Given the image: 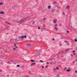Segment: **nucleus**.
Wrapping results in <instances>:
<instances>
[{
	"label": "nucleus",
	"instance_id": "1",
	"mask_svg": "<svg viewBox=\"0 0 77 77\" xmlns=\"http://www.w3.org/2000/svg\"><path fill=\"white\" fill-rule=\"evenodd\" d=\"M26 20H27V18H25L19 20L18 23H24V22H25L26 21Z\"/></svg>",
	"mask_w": 77,
	"mask_h": 77
},
{
	"label": "nucleus",
	"instance_id": "2",
	"mask_svg": "<svg viewBox=\"0 0 77 77\" xmlns=\"http://www.w3.org/2000/svg\"><path fill=\"white\" fill-rule=\"evenodd\" d=\"M57 70H59L58 67H56V68H54V71H56Z\"/></svg>",
	"mask_w": 77,
	"mask_h": 77
},
{
	"label": "nucleus",
	"instance_id": "3",
	"mask_svg": "<svg viewBox=\"0 0 77 77\" xmlns=\"http://www.w3.org/2000/svg\"><path fill=\"white\" fill-rule=\"evenodd\" d=\"M36 65V63H32L31 64L30 66H32V65Z\"/></svg>",
	"mask_w": 77,
	"mask_h": 77
},
{
	"label": "nucleus",
	"instance_id": "4",
	"mask_svg": "<svg viewBox=\"0 0 77 77\" xmlns=\"http://www.w3.org/2000/svg\"><path fill=\"white\" fill-rule=\"evenodd\" d=\"M70 8V6L69 5H67L66 6V9H69Z\"/></svg>",
	"mask_w": 77,
	"mask_h": 77
},
{
	"label": "nucleus",
	"instance_id": "5",
	"mask_svg": "<svg viewBox=\"0 0 77 77\" xmlns=\"http://www.w3.org/2000/svg\"><path fill=\"white\" fill-rule=\"evenodd\" d=\"M19 39H21L22 38H24V36H20L18 37Z\"/></svg>",
	"mask_w": 77,
	"mask_h": 77
},
{
	"label": "nucleus",
	"instance_id": "6",
	"mask_svg": "<svg viewBox=\"0 0 77 77\" xmlns=\"http://www.w3.org/2000/svg\"><path fill=\"white\" fill-rule=\"evenodd\" d=\"M54 23H56V22H57V20L55 19H54V20H53Z\"/></svg>",
	"mask_w": 77,
	"mask_h": 77
},
{
	"label": "nucleus",
	"instance_id": "7",
	"mask_svg": "<svg viewBox=\"0 0 77 77\" xmlns=\"http://www.w3.org/2000/svg\"><path fill=\"white\" fill-rule=\"evenodd\" d=\"M5 14V12L3 11H1L0 12V14Z\"/></svg>",
	"mask_w": 77,
	"mask_h": 77
},
{
	"label": "nucleus",
	"instance_id": "8",
	"mask_svg": "<svg viewBox=\"0 0 77 77\" xmlns=\"http://www.w3.org/2000/svg\"><path fill=\"white\" fill-rule=\"evenodd\" d=\"M4 4V2H1L0 3V5H3Z\"/></svg>",
	"mask_w": 77,
	"mask_h": 77
},
{
	"label": "nucleus",
	"instance_id": "9",
	"mask_svg": "<svg viewBox=\"0 0 77 77\" xmlns=\"http://www.w3.org/2000/svg\"><path fill=\"white\" fill-rule=\"evenodd\" d=\"M39 53H37L36 54H35V55L36 56H38L39 55Z\"/></svg>",
	"mask_w": 77,
	"mask_h": 77
},
{
	"label": "nucleus",
	"instance_id": "10",
	"mask_svg": "<svg viewBox=\"0 0 77 77\" xmlns=\"http://www.w3.org/2000/svg\"><path fill=\"white\" fill-rule=\"evenodd\" d=\"M14 46L16 47V48H18V47H17V45H16V44H14Z\"/></svg>",
	"mask_w": 77,
	"mask_h": 77
},
{
	"label": "nucleus",
	"instance_id": "11",
	"mask_svg": "<svg viewBox=\"0 0 77 77\" xmlns=\"http://www.w3.org/2000/svg\"><path fill=\"white\" fill-rule=\"evenodd\" d=\"M48 65H46V66H45V68H48Z\"/></svg>",
	"mask_w": 77,
	"mask_h": 77
},
{
	"label": "nucleus",
	"instance_id": "12",
	"mask_svg": "<svg viewBox=\"0 0 77 77\" xmlns=\"http://www.w3.org/2000/svg\"><path fill=\"white\" fill-rule=\"evenodd\" d=\"M27 45L28 46H31V44H27Z\"/></svg>",
	"mask_w": 77,
	"mask_h": 77
},
{
	"label": "nucleus",
	"instance_id": "13",
	"mask_svg": "<svg viewBox=\"0 0 77 77\" xmlns=\"http://www.w3.org/2000/svg\"><path fill=\"white\" fill-rule=\"evenodd\" d=\"M69 51V49H67L66 50V51Z\"/></svg>",
	"mask_w": 77,
	"mask_h": 77
},
{
	"label": "nucleus",
	"instance_id": "14",
	"mask_svg": "<svg viewBox=\"0 0 77 77\" xmlns=\"http://www.w3.org/2000/svg\"><path fill=\"white\" fill-rule=\"evenodd\" d=\"M66 71L68 72H69V71H70V69L66 70Z\"/></svg>",
	"mask_w": 77,
	"mask_h": 77
},
{
	"label": "nucleus",
	"instance_id": "15",
	"mask_svg": "<svg viewBox=\"0 0 77 77\" xmlns=\"http://www.w3.org/2000/svg\"><path fill=\"white\" fill-rule=\"evenodd\" d=\"M55 30H57V27H55Z\"/></svg>",
	"mask_w": 77,
	"mask_h": 77
},
{
	"label": "nucleus",
	"instance_id": "16",
	"mask_svg": "<svg viewBox=\"0 0 77 77\" xmlns=\"http://www.w3.org/2000/svg\"><path fill=\"white\" fill-rule=\"evenodd\" d=\"M48 8H49V9H51V6H48Z\"/></svg>",
	"mask_w": 77,
	"mask_h": 77
},
{
	"label": "nucleus",
	"instance_id": "17",
	"mask_svg": "<svg viewBox=\"0 0 77 77\" xmlns=\"http://www.w3.org/2000/svg\"><path fill=\"white\" fill-rule=\"evenodd\" d=\"M40 62H42V63H43V62H44V61H43V60H40Z\"/></svg>",
	"mask_w": 77,
	"mask_h": 77
},
{
	"label": "nucleus",
	"instance_id": "18",
	"mask_svg": "<svg viewBox=\"0 0 77 77\" xmlns=\"http://www.w3.org/2000/svg\"><path fill=\"white\" fill-rule=\"evenodd\" d=\"M69 32H70V31H67V33H69Z\"/></svg>",
	"mask_w": 77,
	"mask_h": 77
},
{
	"label": "nucleus",
	"instance_id": "19",
	"mask_svg": "<svg viewBox=\"0 0 77 77\" xmlns=\"http://www.w3.org/2000/svg\"><path fill=\"white\" fill-rule=\"evenodd\" d=\"M46 63L47 64V65H48V64H49V62H46Z\"/></svg>",
	"mask_w": 77,
	"mask_h": 77
},
{
	"label": "nucleus",
	"instance_id": "20",
	"mask_svg": "<svg viewBox=\"0 0 77 77\" xmlns=\"http://www.w3.org/2000/svg\"><path fill=\"white\" fill-rule=\"evenodd\" d=\"M75 42H77V40L76 39H75Z\"/></svg>",
	"mask_w": 77,
	"mask_h": 77
},
{
	"label": "nucleus",
	"instance_id": "21",
	"mask_svg": "<svg viewBox=\"0 0 77 77\" xmlns=\"http://www.w3.org/2000/svg\"><path fill=\"white\" fill-rule=\"evenodd\" d=\"M75 73H77V70H75Z\"/></svg>",
	"mask_w": 77,
	"mask_h": 77
},
{
	"label": "nucleus",
	"instance_id": "22",
	"mask_svg": "<svg viewBox=\"0 0 77 77\" xmlns=\"http://www.w3.org/2000/svg\"><path fill=\"white\" fill-rule=\"evenodd\" d=\"M43 20H46V18H43Z\"/></svg>",
	"mask_w": 77,
	"mask_h": 77
},
{
	"label": "nucleus",
	"instance_id": "23",
	"mask_svg": "<svg viewBox=\"0 0 77 77\" xmlns=\"http://www.w3.org/2000/svg\"><path fill=\"white\" fill-rule=\"evenodd\" d=\"M31 62H35V61H34L33 60H31Z\"/></svg>",
	"mask_w": 77,
	"mask_h": 77
},
{
	"label": "nucleus",
	"instance_id": "24",
	"mask_svg": "<svg viewBox=\"0 0 77 77\" xmlns=\"http://www.w3.org/2000/svg\"><path fill=\"white\" fill-rule=\"evenodd\" d=\"M24 37L25 38H26V36L25 35V36Z\"/></svg>",
	"mask_w": 77,
	"mask_h": 77
},
{
	"label": "nucleus",
	"instance_id": "25",
	"mask_svg": "<svg viewBox=\"0 0 77 77\" xmlns=\"http://www.w3.org/2000/svg\"><path fill=\"white\" fill-rule=\"evenodd\" d=\"M17 67H19V66H20V65H17Z\"/></svg>",
	"mask_w": 77,
	"mask_h": 77
},
{
	"label": "nucleus",
	"instance_id": "26",
	"mask_svg": "<svg viewBox=\"0 0 77 77\" xmlns=\"http://www.w3.org/2000/svg\"><path fill=\"white\" fill-rule=\"evenodd\" d=\"M13 50H14V51H15L16 50V49H15V48H14Z\"/></svg>",
	"mask_w": 77,
	"mask_h": 77
},
{
	"label": "nucleus",
	"instance_id": "27",
	"mask_svg": "<svg viewBox=\"0 0 77 77\" xmlns=\"http://www.w3.org/2000/svg\"><path fill=\"white\" fill-rule=\"evenodd\" d=\"M73 55H75V53H73Z\"/></svg>",
	"mask_w": 77,
	"mask_h": 77
},
{
	"label": "nucleus",
	"instance_id": "28",
	"mask_svg": "<svg viewBox=\"0 0 77 77\" xmlns=\"http://www.w3.org/2000/svg\"><path fill=\"white\" fill-rule=\"evenodd\" d=\"M41 28L40 27H38V29H40V28Z\"/></svg>",
	"mask_w": 77,
	"mask_h": 77
},
{
	"label": "nucleus",
	"instance_id": "29",
	"mask_svg": "<svg viewBox=\"0 0 77 77\" xmlns=\"http://www.w3.org/2000/svg\"><path fill=\"white\" fill-rule=\"evenodd\" d=\"M67 45H69V43H67Z\"/></svg>",
	"mask_w": 77,
	"mask_h": 77
},
{
	"label": "nucleus",
	"instance_id": "30",
	"mask_svg": "<svg viewBox=\"0 0 77 77\" xmlns=\"http://www.w3.org/2000/svg\"><path fill=\"white\" fill-rule=\"evenodd\" d=\"M55 26H57V24L55 25Z\"/></svg>",
	"mask_w": 77,
	"mask_h": 77
},
{
	"label": "nucleus",
	"instance_id": "31",
	"mask_svg": "<svg viewBox=\"0 0 77 77\" xmlns=\"http://www.w3.org/2000/svg\"><path fill=\"white\" fill-rule=\"evenodd\" d=\"M72 52H73V53H74V52H75V51H72Z\"/></svg>",
	"mask_w": 77,
	"mask_h": 77
},
{
	"label": "nucleus",
	"instance_id": "32",
	"mask_svg": "<svg viewBox=\"0 0 77 77\" xmlns=\"http://www.w3.org/2000/svg\"><path fill=\"white\" fill-rule=\"evenodd\" d=\"M42 68H44V66H42Z\"/></svg>",
	"mask_w": 77,
	"mask_h": 77
},
{
	"label": "nucleus",
	"instance_id": "33",
	"mask_svg": "<svg viewBox=\"0 0 77 77\" xmlns=\"http://www.w3.org/2000/svg\"><path fill=\"white\" fill-rule=\"evenodd\" d=\"M52 40L53 41H54V38L52 39Z\"/></svg>",
	"mask_w": 77,
	"mask_h": 77
},
{
	"label": "nucleus",
	"instance_id": "34",
	"mask_svg": "<svg viewBox=\"0 0 77 77\" xmlns=\"http://www.w3.org/2000/svg\"><path fill=\"white\" fill-rule=\"evenodd\" d=\"M66 69V67H65L64 69Z\"/></svg>",
	"mask_w": 77,
	"mask_h": 77
},
{
	"label": "nucleus",
	"instance_id": "35",
	"mask_svg": "<svg viewBox=\"0 0 77 77\" xmlns=\"http://www.w3.org/2000/svg\"><path fill=\"white\" fill-rule=\"evenodd\" d=\"M35 22H34L33 23V24H35Z\"/></svg>",
	"mask_w": 77,
	"mask_h": 77
},
{
	"label": "nucleus",
	"instance_id": "36",
	"mask_svg": "<svg viewBox=\"0 0 77 77\" xmlns=\"http://www.w3.org/2000/svg\"><path fill=\"white\" fill-rule=\"evenodd\" d=\"M30 19H31V18H29V20H30Z\"/></svg>",
	"mask_w": 77,
	"mask_h": 77
},
{
	"label": "nucleus",
	"instance_id": "37",
	"mask_svg": "<svg viewBox=\"0 0 77 77\" xmlns=\"http://www.w3.org/2000/svg\"><path fill=\"white\" fill-rule=\"evenodd\" d=\"M64 42H66V41H64Z\"/></svg>",
	"mask_w": 77,
	"mask_h": 77
},
{
	"label": "nucleus",
	"instance_id": "38",
	"mask_svg": "<svg viewBox=\"0 0 77 77\" xmlns=\"http://www.w3.org/2000/svg\"><path fill=\"white\" fill-rule=\"evenodd\" d=\"M71 56H73V55H71Z\"/></svg>",
	"mask_w": 77,
	"mask_h": 77
},
{
	"label": "nucleus",
	"instance_id": "39",
	"mask_svg": "<svg viewBox=\"0 0 77 77\" xmlns=\"http://www.w3.org/2000/svg\"><path fill=\"white\" fill-rule=\"evenodd\" d=\"M9 75H7V77H9Z\"/></svg>",
	"mask_w": 77,
	"mask_h": 77
},
{
	"label": "nucleus",
	"instance_id": "40",
	"mask_svg": "<svg viewBox=\"0 0 77 77\" xmlns=\"http://www.w3.org/2000/svg\"><path fill=\"white\" fill-rule=\"evenodd\" d=\"M29 74H30V72H29Z\"/></svg>",
	"mask_w": 77,
	"mask_h": 77
},
{
	"label": "nucleus",
	"instance_id": "41",
	"mask_svg": "<svg viewBox=\"0 0 77 77\" xmlns=\"http://www.w3.org/2000/svg\"><path fill=\"white\" fill-rule=\"evenodd\" d=\"M54 63H56V62H55Z\"/></svg>",
	"mask_w": 77,
	"mask_h": 77
},
{
	"label": "nucleus",
	"instance_id": "42",
	"mask_svg": "<svg viewBox=\"0 0 77 77\" xmlns=\"http://www.w3.org/2000/svg\"><path fill=\"white\" fill-rule=\"evenodd\" d=\"M2 20H4V19H3Z\"/></svg>",
	"mask_w": 77,
	"mask_h": 77
},
{
	"label": "nucleus",
	"instance_id": "43",
	"mask_svg": "<svg viewBox=\"0 0 77 77\" xmlns=\"http://www.w3.org/2000/svg\"><path fill=\"white\" fill-rule=\"evenodd\" d=\"M73 63H74V62L73 61Z\"/></svg>",
	"mask_w": 77,
	"mask_h": 77
},
{
	"label": "nucleus",
	"instance_id": "44",
	"mask_svg": "<svg viewBox=\"0 0 77 77\" xmlns=\"http://www.w3.org/2000/svg\"><path fill=\"white\" fill-rule=\"evenodd\" d=\"M1 19H2V17H1Z\"/></svg>",
	"mask_w": 77,
	"mask_h": 77
},
{
	"label": "nucleus",
	"instance_id": "45",
	"mask_svg": "<svg viewBox=\"0 0 77 77\" xmlns=\"http://www.w3.org/2000/svg\"><path fill=\"white\" fill-rule=\"evenodd\" d=\"M8 24H9V23H8Z\"/></svg>",
	"mask_w": 77,
	"mask_h": 77
},
{
	"label": "nucleus",
	"instance_id": "46",
	"mask_svg": "<svg viewBox=\"0 0 77 77\" xmlns=\"http://www.w3.org/2000/svg\"><path fill=\"white\" fill-rule=\"evenodd\" d=\"M26 77H28V76H26Z\"/></svg>",
	"mask_w": 77,
	"mask_h": 77
},
{
	"label": "nucleus",
	"instance_id": "47",
	"mask_svg": "<svg viewBox=\"0 0 77 77\" xmlns=\"http://www.w3.org/2000/svg\"><path fill=\"white\" fill-rule=\"evenodd\" d=\"M76 49L77 50V48H76Z\"/></svg>",
	"mask_w": 77,
	"mask_h": 77
}]
</instances>
